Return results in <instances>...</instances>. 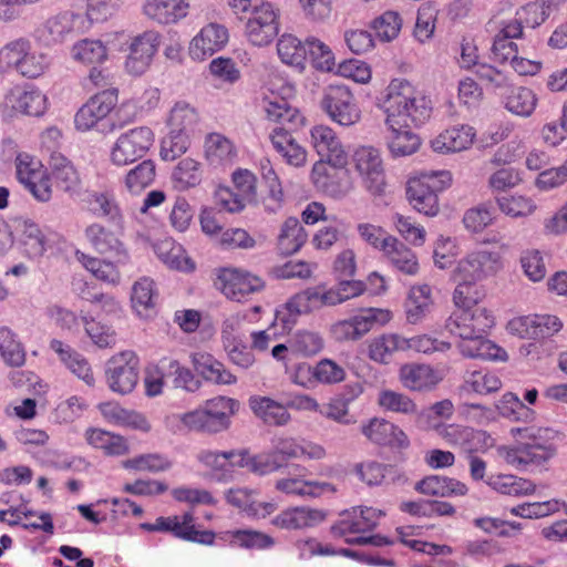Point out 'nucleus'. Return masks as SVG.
<instances>
[{"mask_svg":"<svg viewBox=\"0 0 567 567\" xmlns=\"http://www.w3.org/2000/svg\"><path fill=\"white\" fill-rule=\"evenodd\" d=\"M383 113L385 143L393 157L409 156L420 145L419 136L410 124H423L430 118L432 103L405 79H393L385 89V95L378 104Z\"/></svg>","mask_w":567,"mask_h":567,"instance_id":"1","label":"nucleus"},{"mask_svg":"<svg viewBox=\"0 0 567 567\" xmlns=\"http://www.w3.org/2000/svg\"><path fill=\"white\" fill-rule=\"evenodd\" d=\"M493 326L492 312L485 307H475L453 312L445 328L458 339L456 348L464 358L506 361V351L484 337Z\"/></svg>","mask_w":567,"mask_h":567,"instance_id":"2","label":"nucleus"},{"mask_svg":"<svg viewBox=\"0 0 567 567\" xmlns=\"http://www.w3.org/2000/svg\"><path fill=\"white\" fill-rule=\"evenodd\" d=\"M61 140L62 133L56 126H51L41 134L42 152H47L49 156L43 157V162L38 166V200L40 202L50 200L52 178L66 193H75L81 186V177L72 162L56 152Z\"/></svg>","mask_w":567,"mask_h":567,"instance_id":"3","label":"nucleus"},{"mask_svg":"<svg viewBox=\"0 0 567 567\" xmlns=\"http://www.w3.org/2000/svg\"><path fill=\"white\" fill-rule=\"evenodd\" d=\"M238 402L227 396H215L205 401L196 409L167 415L166 426L173 432H195L203 434H218L229 429L230 417L235 414Z\"/></svg>","mask_w":567,"mask_h":567,"instance_id":"4","label":"nucleus"},{"mask_svg":"<svg viewBox=\"0 0 567 567\" xmlns=\"http://www.w3.org/2000/svg\"><path fill=\"white\" fill-rule=\"evenodd\" d=\"M383 515L380 509L373 507H352L340 513L338 520L331 526V534L334 537L343 538L350 545L382 546L389 542L381 536H360L372 530L378 519Z\"/></svg>","mask_w":567,"mask_h":567,"instance_id":"5","label":"nucleus"},{"mask_svg":"<svg viewBox=\"0 0 567 567\" xmlns=\"http://www.w3.org/2000/svg\"><path fill=\"white\" fill-rule=\"evenodd\" d=\"M452 183L450 171H431L409 178L406 183V198L412 207L426 216L439 213L437 192L443 190Z\"/></svg>","mask_w":567,"mask_h":567,"instance_id":"6","label":"nucleus"},{"mask_svg":"<svg viewBox=\"0 0 567 567\" xmlns=\"http://www.w3.org/2000/svg\"><path fill=\"white\" fill-rule=\"evenodd\" d=\"M352 163L363 188L373 197H383L388 183L381 151L371 145L358 146Z\"/></svg>","mask_w":567,"mask_h":567,"instance_id":"7","label":"nucleus"},{"mask_svg":"<svg viewBox=\"0 0 567 567\" xmlns=\"http://www.w3.org/2000/svg\"><path fill=\"white\" fill-rule=\"evenodd\" d=\"M393 319V313L383 308H364L354 316L331 326L337 341H358L375 327H384Z\"/></svg>","mask_w":567,"mask_h":567,"instance_id":"8","label":"nucleus"},{"mask_svg":"<svg viewBox=\"0 0 567 567\" xmlns=\"http://www.w3.org/2000/svg\"><path fill=\"white\" fill-rule=\"evenodd\" d=\"M154 143V133L147 126H140L122 133L110 152L115 166H126L144 157Z\"/></svg>","mask_w":567,"mask_h":567,"instance_id":"9","label":"nucleus"},{"mask_svg":"<svg viewBox=\"0 0 567 567\" xmlns=\"http://www.w3.org/2000/svg\"><path fill=\"white\" fill-rule=\"evenodd\" d=\"M321 106L328 116L341 126L354 125L361 118L360 107L346 85H329L324 90Z\"/></svg>","mask_w":567,"mask_h":567,"instance_id":"10","label":"nucleus"},{"mask_svg":"<svg viewBox=\"0 0 567 567\" xmlns=\"http://www.w3.org/2000/svg\"><path fill=\"white\" fill-rule=\"evenodd\" d=\"M502 268L503 262L498 252L476 249L458 260L453 275L481 282L496 275Z\"/></svg>","mask_w":567,"mask_h":567,"instance_id":"11","label":"nucleus"},{"mask_svg":"<svg viewBox=\"0 0 567 567\" xmlns=\"http://www.w3.org/2000/svg\"><path fill=\"white\" fill-rule=\"evenodd\" d=\"M110 389L120 394L131 393L138 381V359L132 352L113 357L106 368Z\"/></svg>","mask_w":567,"mask_h":567,"instance_id":"12","label":"nucleus"},{"mask_svg":"<svg viewBox=\"0 0 567 567\" xmlns=\"http://www.w3.org/2000/svg\"><path fill=\"white\" fill-rule=\"evenodd\" d=\"M0 70L4 74L14 70L21 76L33 80L35 76V54L31 41L18 39L0 50Z\"/></svg>","mask_w":567,"mask_h":567,"instance_id":"13","label":"nucleus"},{"mask_svg":"<svg viewBox=\"0 0 567 567\" xmlns=\"http://www.w3.org/2000/svg\"><path fill=\"white\" fill-rule=\"evenodd\" d=\"M563 322L554 315H529L512 319L507 329L512 334L523 339H540L559 332Z\"/></svg>","mask_w":567,"mask_h":567,"instance_id":"14","label":"nucleus"},{"mask_svg":"<svg viewBox=\"0 0 567 567\" xmlns=\"http://www.w3.org/2000/svg\"><path fill=\"white\" fill-rule=\"evenodd\" d=\"M278 29L277 12L270 3H267L251 12V17L246 22L245 34L252 45L265 47L278 34Z\"/></svg>","mask_w":567,"mask_h":567,"instance_id":"15","label":"nucleus"},{"mask_svg":"<svg viewBox=\"0 0 567 567\" xmlns=\"http://www.w3.org/2000/svg\"><path fill=\"white\" fill-rule=\"evenodd\" d=\"M229 40L225 25L208 23L190 40L188 54L194 61H205L216 52L223 50Z\"/></svg>","mask_w":567,"mask_h":567,"instance_id":"16","label":"nucleus"},{"mask_svg":"<svg viewBox=\"0 0 567 567\" xmlns=\"http://www.w3.org/2000/svg\"><path fill=\"white\" fill-rule=\"evenodd\" d=\"M221 292L231 300L243 301L247 296L264 289L261 278L248 271L226 268L218 276Z\"/></svg>","mask_w":567,"mask_h":567,"instance_id":"17","label":"nucleus"},{"mask_svg":"<svg viewBox=\"0 0 567 567\" xmlns=\"http://www.w3.org/2000/svg\"><path fill=\"white\" fill-rule=\"evenodd\" d=\"M311 145L321 158L334 168H343L348 164V153L332 128L316 125L310 130Z\"/></svg>","mask_w":567,"mask_h":567,"instance_id":"18","label":"nucleus"},{"mask_svg":"<svg viewBox=\"0 0 567 567\" xmlns=\"http://www.w3.org/2000/svg\"><path fill=\"white\" fill-rule=\"evenodd\" d=\"M338 296L336 287L316 286L290 298L287 302V309L293 315L309 313L323 307L340 305L341 298Z\"/></svg>","mask_w":567,"mask_h":567,"instance_id":"19","label":"nucleus"},{"mask_svg":"<svg viewBox=\"0 0 567 567\" xmlns=\"http://www.w3.org/2000/svg\"><path fill=\"white\" fill-rule=\"evenodd\" d=\"M189 0H145L143 14L157 25H175L189 14Z\"/></svg>","mask_w":567,"mask_h":567,"instance_id":"20","label":"nucleus"},{"mask_svg":"<svg viewBox=\"0 0 567 567\" xmlns=\"http://www.w3.org/2000/svg\"><path fill=\"white\" fill-rule=\"evenodd\" d=\"M87 32L79 11L66 10L50 17L43 24L41 38L47 43L62 42L68 35Z\"/></svg>","mask_w":567,"mask_h":567,"instance_id":"21","label":"nucleus"},{"mask_svg":"<svg viewBox=\"0 0 567 567\" xmlns=\"http://www.w3.org/2000/svg\"><path fill=\"white\" fill-rule=\"evenodd\" d=\"M117 103L113 91H103L91 97L75 114L74 123L78 130L87 131L99 121L106 117Z\"/></svg>","mask_w":567,"mask_h":567,"instance_id":"22","label":"nucleus"},{"mask_svg":"<svg viewBox=\"0 0 567 567\" xmlns=\"http://www.w3.org/2000/svg\"><path fill=\"white\" fill-rule=\"evenodd\" d=\"M476 136L474 127L455 125L442 131L430 141V146L437 154H453L468 150Z\"/></svg>","mask_w":567,"mask_h":567,"instance_id":"23","label":"nucleus"},{"mask_svg":"<svg viewBox=\"0 0 567 567\" xmlns=\"http://www.w3.org/2000/svg\"><path fill=\"white\" fill-rule=\"evenodd\" d=\"M362 434L372 443L405 449L409 446L406 434L398 425L381 417H373L361 426Z\"/></svg>","mask_w":567,"mask_h":567,"instance_id":"24","label":"nucleus"},{"mask_svg":"<svg viewBox=\"0 0 567 567\" xmlns=\"http://www.w3.org/2000/svg\"><path fill=\"white\" fill-rule=\"evenodd\" d=\"M499 452L507 464L523 468L547 462L555 454V447H544L524 442L516 447H504Z\"/></svg>","mask_w":567,"mask_h":567,"instance_id":"25","label":"nucleus"},{"mask_svg":"<svg viewBox=\"0 0 567 567\" xmlns=\"http://www.w3.org/2000/svg\"><path fill=\"white\" fill-rule=\"evenodd\" d=\"M205 159L209 166L225 168L235 164L238 152L234 142L219 133H210L204 143Z\"/></svg>","mask_w":567,"mask_h":567,"instance_id":"26","label":"nucleus"},{"mask_svg":"<svg viewBox=\"0 0 567 567\" xmlns=\"http://www.w3.org/2000/svg\"><path fill=\"white\" fill-rule=\"evenodd\" d=\"M85 236L100 254L113 255L117 264H126L128 254L118 237L101 225L93 224L85 230Z\"/></svg>","mask_w":567,"mask_h":567,"instance_id":"27","label":"nucleus"},{"mask_svg":"<svg viewBox=\"0 0 567 567\" xmlns=\"http://www.w3.org/2000/svg\"><path fill=\"white\" fill-rule=\"evenodd\" d=\"M403 386L412 391H423L434 388L442 377L431 365L406 363L399 371Z\"/></svg>","mask_w":567,"mask_h":567,"instance_id":"28","label":"nucleus"},{"mask_svg":"<svg viewBox=\"0 0 567 567\" xmlns=\"http://www.w3.org/2000/svg\"><path fill=\"white\" fill-rule=\"evenodd\" d=\"M274 148L293 167H302L307 163V151L291 135L288 128L276 127L270 134Z\"/></svg>","mask_w":567,"mask_h":567,"instance_id":"29","label":"nucleus"},{"mask_svg":"<svg viewBox=\"0 0 567 567\" xmlns=\"http://www.w3.org/2000/svg\"><path fill=\"white\" fill-rule=\"evenodd\" d=\"M326 519V513L310 507H295L281 512L272 523L285 529H302L317 526Z\"/></svg>","mask_w":567,"mask_h":567,"instance_id":"30","label":"nucleus"},{"mask_svg":"<svg viewBox=\"0 0 567 567\" xmlns=\"http://www.w3.org/2000/svg\"><path fill=\"white\" fill-rule=\"evenodd\" d=\"M415 489L421 494L435 497L464 496L468 487L452 477L431 475L416 483Z\"/></svg>","mask_w":567,"mask_h":567,"instance_id":"31","label":"nucleus"},{"mask_svg":"<svg viewBox=\"0 0 567 567\" xmlns=\"http://www.w3.org/2000/svg\"><path fill=\"white\" fill-rule=\"evenodd\" d=\"M248 403L252 413L267 425L284 426L291 419L287 409L271 398L254 395Z\"/></svg>","mask_w":567,"mask_h":567,"instance_id":"32","label":"nucleus"},{"mask_svg":"<svg viewBox=\"0 0 567 567\" xmlns=\"http://www.w3.org/2000/svg\"><path fill=\"white\" fill-rule=\"evenodd\" d=\"M405 344V337L399 333H383L369 342L368 355L377 363L388 364L395 353L406 351Z\"/></svg>","mask_w":567,"mask_h":567,"instance_id":"33","label":"nucleus"},{"mask_svg":"<svg viewBox=\"0 0 567 567\" xmlns=\"http://www.w3.org/2000/svg\"><path fill=\"white\" fill-rule=\"evenodd\" d=\"M111 38L112 35H109L105 43L97 39L79 40L71 48V58L84 65L101 64L107 60V45L112 43Z\"/></svg>","mask_w":567,"mask_h":567,"instance_id":"34","label":"nucleus"},{"mask_svg":"<svg viewBox=\"0 0 567 567\" xmlns=\"http://www.w3.org/2000/svg\"><path fill=\"white\" fill-rule=\"evenodd\" d=\"M280 61L299 71H303L307 59V44L291 33H284L277 41Z\"/></svg>","mask_w":567,"mask_h":567,"instance_id":"35","label":"nucleus"},{"mask_svg":"<svg viewBox=\"0 0 567 567\" xmlns=\"http://www.w3.org/2000/svg\"><path fill=\"white\" fill-rule=\"evenodd\" d=\"M35 102V86L33 82L16 85L6 96L3 112L7 116L30 115Z\"/></svg>","mask_w":567,"mask_h":567,"instance_id":"36","label":"nucleus"},{"mask_svg":"<svg viewBox=\"0 0 567 567\" xmlns=\"http://www.w3.org/2000/svg\"><path fill=\"white\" fill-rule=\"evenodd\" d=\"M157 299L155 282L147 277H143L134 282L131 292V302L134 311L144 318L151 317L154 311Z\"/></svg>","mask_w":567,"mask_h":567,"instance_id":"37","label":"nucleus"},{"mask_svg":"<svg viewBox=\"0 0 567 567\" xmlns=\"http://www.w3.org/2000/svg\"><path fill=\"white\" fill-rule=\"evenodd\" d=\"M432 306V289L429 285L412 287L405 302L406 320L412 324L420 322L430 312Z\"/></svg>","mask_w":567,"mask_h":567,"instance_id":"38","label":"nucleus"},{"mask_svg":"<svg viewBox=\"0 0 567 567\" xmlns=\"http://www.w3.org/2000/svg\"><path fill=\"white\" fill-rule=\"evenodd\" d=\"M382 252L399 271L411 276L417 272L419 262L415 254L396 237L390 240L389 246Z\"/></svg>","mask_w":567,"mask_h":567,"instance_id":"39","label":"nucleus"},{"mask_svg":"<svg viewBox=\"0 0 567 567\" xmlns=\"http://www.w3.org/2000/svg\"><path fill=\"white\" fill-rule=\"evenodd\" d=\"M51 349L59 354L61 361L86 384L92 385L94 378L87 361L79 353L74 352L69 346L60 340H52Z\"/></svg>","mask_w":567,"mask_h":567,"instance_id":"40","label":"nucleus"},{"mask_svg":"<svg viewBox=\"0 0 567 567\" xmlns=\"http://www.w3.org/2000/svg\"><path fill=\"white\" fill-rule=\"evenodd\" d=\"M277 491L297 496H319L321 493L330 489L329 483L317 481H306L300 476H287L276 481Z\"/></svg>","mask_w":567,"mask_h":567,"instance_id":"41","label":"nucleus"},{"mask_svg":"<svg viewBox=\"0 0 567 567\" xmlns=\"http://www.w3.org/2000/svg\"><path fill=\"white\" fill-rule=\"evenodd\" d=\"M308 235L300 221L295 217H289L281 226L278 236V248L284 255H292L302 247Z\"/></svg>","mask_w":567,"mask_h":567,"instance_id":"42","label":"nucleus"},{"mask_svg":"<svg viewBox=\"0 0 567 567\" xmlns=\"http://www.w3.org/2000/svg\"><path fill=\"white\" fill-rule=\"evenodd\" d=\"M486 484L497 493L509 496L529 495L535 492V485L529 480L514 475H492L486 480Z\"/></svg>","mask_w":567,"mask_h":567,"instance_id":"43","label":"nucleus"},{"mask_svg":"<svg viewBox=\"0 0 567 567\" xmlns=\"http://www.w3.org/2000/svg\"><path fill=\"white\" fill-rule=\"evenodd\" d=\"M75 257L96 279L113 286L120 284L121 272L113 262L97 259L79 250L75 252Z\"/></svg>","mask_w":567,"mask_h":567,"instance_id":"44","label":"nucleus"},{"mask_svg":"<svg viewBox=\"0 0 567 567\" xmlns=\"http://www.w3.org/2000/svg\"><path fill=\"white\" fill-rule=\"evenodd\" d=\"M504 104L511 113L528 117L537 105V97L533 90L525 86H515L504 97Z\"/></svg>","mask_w":567,"mask_h":567,"instance_id":"45","label":"nucleus"},{"mask_svg":"<svg viewBox=\"0 0 567 567\" xmlns=\"http://www.w3.org/2000/svg\"><path fill=\"white\" fill-rule=\"evenodd\" d=\"M377 402L379 406L388 412L403 415L417 414L416 403L405 393L391 389H383L379 392Z\"/></svg>","mask_w":567,"mask_h":567,"instance_id":"46","label":"nucleus"},{"mask_svg":"<svg viewBox=\"0 0 567 567\" xmlns=\"http://www.w3.org/2000/svg\"><path fill=\"white\" fill-rule=\"evenodd\" d=\"M85 439L90 445L103 450L107 455H123L127 451L126 442L122 436L101 429H89L85 432Z\"/></svg>","mask_w":567,"mask_h":567,"instance_id":"47","label":"nucleus"},{"mask_svg":"<svg viewBox=\"0 0 567 567\" xmlns=\"http://www.w3.org/2000/svg\"><path fill=\"white\" fill-rule=\"evenodd\" d=\"M328 164L324 158L315 163L311 169V181L332 197L342 198L352 190V183L348 179L339 184L329 182Z\"/></svg>","mask_w":567,"mask_h":567,"instance_id":"48","label":"nucleus"},{"mask_svg":"<svg viewBox=\"0 0 567 567\" xmlns=\"http://www.w3.org/2000/svg\"><path fill=\"white\" fill-rule=\"evenodd\" d=\"M456 284L453 301L458 309H474L483 298V291L478 286L480 281L465 279L461 276L453 275Z\"/></svg>","mask_w":567,"mask_h":567,"instance_id":"49","label":"nucleus"},{"mask_svg":"<svg viewBox=\"0 0 567 567\" xmlns=\"http://www.w3.org/2000/svg\"><path fill=\"white\" fill-rule=\"evenodd\" d=\"M230 546L246 549H265L274 545V539L261 532L237 529L225 533L224 537Z\"/></svg>","mask_w":567,"mask_h":567,"instance_id":"50","label":"nucleus"},{"mask_svg":"<svg viewBox=\"0 0 567 567\" xmlns=\"http://www.w3.org/2000/svg\"><path fill=\"white\" fill-rule=\"evenodd\" d=\"M498 209L512 218H525L533 215L537 206L534 200L524 195H506L495 198Z\"/></svg>","mask_w":567,"mask_h":567,"instance_id":"51","label":"nucleus"},{"mask_svg":"<svg viewBox=\"0 0 567 567\" xmlns=\"http://www.w3.org/2000/svg\"><path fill=\"white\" fill-rule=\"evenodd\" d=\"M172 182L182 192L196 187L202 182L200 164L193 158L182 159L173 171Z\"/></svg>","mask_w":567,"mask_h":567,"instance_id":"52","label":"nucleus"},{"mask_svg":"<svg viewBox=\"0 0 567 567\" xmlns=\"http://www.w3.org/2000/svg\"><path fill=\"white\" fill-rule=\"evenodd\" d=\"M198 121L196 110L186 102H177L171 110L167 125L168 128L178 133H190L194 131Z\"/></svg>","mask_w":567,"mask_h":567,"instance_id":"53","label":"nucleus"},{"mask_svg":"<svg viewBox=\"0 0 567 567\" xmlns=\"http://www.w3.org/2000/svg\"><path fill=\"white\" fill-rule=\"evenodd\" d=\"M155 251L158 258L172 269L184 271L194 269V264L181 245L165 240L156 245Z\"/></svg>","mask_w":567,"mask_h":567,"instance_id":"54","label":"nucleus"},{"mask_svg":"<svg viewBox=\"0 0 567 567\" xmlns=\"http://www.w3.org/2000/svg\"><path fill=\"white\" fill-rule=\"evenodd\" d=\"M87 203L96 215L107 217L117 225L122 224L123 215L112 193L93 192L89 194Z\"/></svg>","mask_w":567,"mask_h":567,"instance_id":"55","label":"nucleus"},{"mask_svg":"<svg viewBox=\"0 0 567 567\" xmlns=\"http://www.w3.org/2000/svg\"><path fill=\"white\" fill-rule=\"evenodd\" d=\"M0 355L12 367H20L25 361V350L17 336L7 327L0 328Z\"/></svg>","mask_w":567,"mask_h":567,"instance_id":"56","label":"nucleus"},{"mask_svg":"<svg viewBox=\"0 0 567 567\" xmlns=\"http://www.w3.org/2000/svg\"><path fill=\"white\" fill-rule=\"evenodd\" d=\"M118 2L120 0H86L85 12L79 11L86 31H90L94 23L106 21Z\"/></svg>","mask_w":567,"mask_h":567,"instance_id":"57","label":"nucleus"},{"mask_svg":"<svg viewBox=\"0 0 567 567\" xmlns=\"http://www.w3.org/2000/svg\"><path fill=\"white\" fill-rule=\"evenodd\" d=\"M324 339L319 332L300 330L290 340V349L301 357H312L322 351Z\"/></svg>","mask_w":567,"mask_h":567,"instance_id":"58","label":"nucleus"},{"mask_svg":"<svg viewBox=\"0 0 567 567\" xmlns=\"http://www.w3.org/2000/svg\"><path fill=\"white\" fill-rule=\"evenodd\" d=\"M264 109L267 118L272 122L289 124L291 126H297L302 122L298 110L291 107L284 99L276 97L274 100H266Z\"/></svg>","mask_w":567,"mask_h":567,"instance_id":"59","label":"nucleus"},{"mask_svg":"<svg viewBox=\"0 0 567 567\" xmlns=\"http://www.w3.org/2000/svg\"><path fill=\"white\" fill-rule=\"evenodd\" d=\"M155 178V165L143 161L125 175V187L132 194H138L148 187Z\"/></svg>","mask_w":567,"mask_h":567,"instance_id":"60","label":"nucleus"},{"mask_svg":"<svg viewBox=\"0 0 567 567\" xmlns=\"http://www.w3.org/2000/svg\"><path fill=\"white\" fill-rule=\"evenodd\" d=\"M523 182L522 173L515 167H495L487 178V187L492 193L507 192Z\"/></svg>","mask_w":567,"mask_h":567,"instance_id":"61","label":"nucleus"},{"mask_svg":"<svg viewBox=\"0 0 567 567\" xmlns=\"http://www.w3.org/2000/svg\"><path fill=\"white\" fill-rule=\"evenodd\" d=\"M307 54H309L312 65L323 72H330L336 65L334 55L331 49L321 40L310 37L306 40Z\"/></svg>","mask_w":567,"mask_h":567,"instance_id":"62","label":"nucleus"},{"mask_svg":"<svg viewBox=\"0 0 567 567\" xmlns=\"http://www.w3.org/2000/svg\"><path fill=\"white\" fill-rule=\"evenodd\" d=\"M494 210L489 204H480L467 209L463 216V225L473 234L482 233L494 221Z\"/></svg>","mask_w":567,"mask_h":567,"instance_id":"63","label":"nucleus"},{"mask_svg":"<svg viewBox=\"0 0 567 567\" xmlns=\"http://www.w3.org/2000/svg\"><path fill=\"white\" fill-rule=\"evenodd\" d=\"M371 28L383 42L394 40L402 28V18L395 11H385L371 22Z\"/></svg>","mask_w":567,"mask_h":567,"instance_id":"64","label":"nucleus"}]
</instances>
